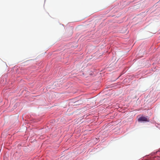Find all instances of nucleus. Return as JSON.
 <instances>
[{"instance_id":"obj_1","label":"nucleus","mask_w":160,"mask_h":160,"mask_svg":"<svg viewBox=\"0 0 160 160\" xmlns=\"http://www.w3.org/2000/svg\"><path fill=\"white\" fill-rule=\"evenodd\" d=\"M138 122H149V120L148 116H142L139 117L138 119Z\"/></svg>"}]
</instances>
